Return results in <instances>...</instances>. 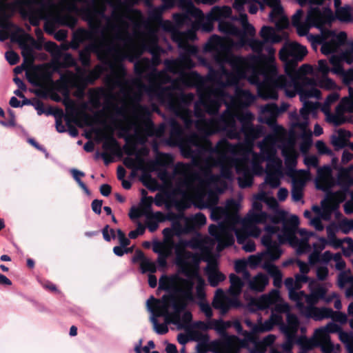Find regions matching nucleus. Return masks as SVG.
Listing matches in <instances>:
<instances>
[{"instance_id": "obj_11", "label": "nucleus", "mask_w": 353, "mask_h": 353, "mask_svg": "<svg viewBox=\"0 0 353 353\" xmlns=\"http://www.w3.org/2000/svg\"><path fill=\"white\" fill-rule=\"evenodd\" d=\"M248 308L251 312L262 310L273 307L270 318L264 322L260 316L256 323L247 319L245 325L252 328L254 333H263L272 330L275 325H279L281 332L285 337V341L281 345L284 353H292V348L296 339L299 330L302 334L306 332V327L300 325L298 317L290 313V308L288 303L283 302L277 290H272L268 294H263L258 298L248 299Z\"/></svg>"}, {"instance_id": "obj_36", "label": "nucleus", "mask_w": 353, "mask_h": 353, "mask_svg": "<svg viewBox=\"0 0 353 353\" xmlns=\"http://www.w3.org/2000/svg\"><path fill=\"white\" fill-rule=\"evenodd\" d=\"M247 6L248 8V11L250 14H255L258 11L259 6H261V9H263V6L259 1L254 0H234L233 3V8L239 12V17H232V14L230 16L227 18L225 21L229 23H232L233 25H235L234 23L239 21L241 17V14H246L245 13V6Z\"/></svg>"}, {"instance_id": "obj_9", "label": "nucleus", "mask_w": 353, "mask_h": 353, "mask_svg": "<svg viewBox=\"0 0 353 353\" xmlns=\"http://www.w3.org/2000/svg\"><path fill=\"white\" fill-rule=\"evenodd\" d=\"M216 205L209 208L210 218L220 222L218 225L211 224L208 232L217 242L218 252L232 245L234 243V235L240 243H243L244 238L249 234L259 236L261 230L256 224L268 221L272 223V218L274 217L263 212L261 201L256 200L252 202V209L243 219L237 213L238 204L234 200H228L225 207Z\"/></svg>"}, {"instance_id": "obj_53", "label": "nucleus", "mask_w": 353, "mask_h": 353, "mask_svg": "<svg viewBox=\"0 0 353 353\" xmlns=\"http://www.w3.org/2000/svg\"><path fill=\"white\" fill-rule=\"evenodd\" d=\"M276 336L274 334H269L264 337L260 342L256 343V349L259 353H264L268 347H270L274 342Z\"/></svg>"}, {"instance_id": "obj_31", "label": "nucleus", "mask_w": 353, "mask_h": 353, "mask_svg": "<svg viewBox=\"0 0 353 353\" xmlns=\"http://www.w3.org/2000/svg\"><path fill=\"white\" fill-rule=\"evenodd\" d=\"M263 3L269 6L272 10L269 14L271 22L275 23L278 29H284L288 27L289 20L285 15L283 8L280 0H263Z\"/></svg>"}, {"instance_id": "obj_10", "label": "nucleus", "mask_w": 353, "mask_h": 353, "mask_svg": "<svg viewBox=\"0 0 353 353\" xmlns=\"http://www.w3.org/2000/svg\"><path fill=\"white\" fill-rule=\"evenodd\" d=\"M192 102L188 105V110L190 112V126H186L184 120L179 115L174 113L175 116L181 119L183 121L185 128L190 129L192 127L193 124L196 126L197 121L205 117V109L203 105H200L199 111L203 113L202 117H198L194 112L195 117L197 120L194 122L192 119V112L190 109ZM172 114L173 112L170 111ZM170 132L169 137V143L172 145L179 146L181 154L188 159H192V163H190L192 167L196 166L199 168L196 172H208L209 175H214L212 173V168L214 167H220L221 163L222 157L223 154L221 150V146L219 145L222 139L219 140L215 146H213L212 143L208 139L210 134H204L199 130H197L203 136L199 135L197 132H193L188 134H183V130L181 125L174 119L170 121ZM196 128V127H195ZM198 130L197 128H196Z\"/></svg>"}, {"instance_id": "obj_15", "label": "nucleus", "mask_w": 353, "mask_h": 353, "mask_svg": "<svg viewBox=\"0 0 353 353\" xmlns=\"http://www.w3.org/2000/svg\"><path fill=\"white\" fill-rule=\"evenodd\" d=\"M299 224V217L296 215H291L286 219V212L279 210L276 214L272 218V225L276 228V232L272 234V240L277 241L279 245L288 242L290 245L296 250V252L301 254L309 252L311 250L309 240L312 236H316L315 233L308 232L305 229H299L298 233L299 239L296 236L297 227Z\"/></svg>"}, {"instance_id": "obj_40", "label": "nucleus", "mask_w": 353, "mask_h": 353, "mask_svg": "<svg viewBox=\"0 0 353 353\" xmlns=\"http://www.w3.org/2000/svg\"><path fill=\"white\" fill-rule=\"evenodd\" d=\"M208 335H204L202 340L196 345V351L198 353H207L212 352L213 353H228L224 348L220 345V341H209Z\"/></svg>"}, {"instance_id": "obj_47", "label": "nucleus", "mask_w": 353, "mask_h": 353, "mask_svg": "<svg viewBox=\"0 0 353 353\" xmlns=\"http://www.w3.org/2000/svg\"><path fill=\"white\" fill-rule=\"evenodd\" d=\"M283 176V172H272V170H267L265 177V186L270 185L272 188H276L279 186L281 179Z\"/></svg>"}, {"instance_id": "obj_26", "label": "nucleus", "mask_w": 353, "mask_h": 353, "mask_svg": "<svg viewBox=\"0 0 353 353\" xmlns=\"http://www.w3.org/2000/svg\"><path fill=\"white\" fill-rule=\"evenodd\" d=\"M331 287V283H320L316 279H310L308 284L310 294H307L305 293L303 301L307 304L312 305L316 304L319 300H324L325 302L329 303L337 297V293L334 292L326 295L327 292Z\"/></svg>"}, {"instance_id": "obj_19", "label": "nucleus", "mask_w": 353, "mask_h": 353, "mask_svg": "<svg viewBox=\"0 0 353 353\" xmlns=\"http://www.w3.org/2000/svg\"><path fill=\"white\" fill-rule=\"evenodd\" d=\"M141 94H134L132 97V107L126 119H129L138 141L145 143L149 137H161L165 132V125L161 124L155 128L149 118L150 110L141 105Z\"/></svg>"}, {"instance_id": "obj_37", "label": "nucleus", "mask_w": 353, "mask_h": 353, "mask_svg": "<svg viewBox=\"0 0 353 353\" xmlns=\"http://www.w3.org/2000/svg\"><path fill=\"white\" fill-rule=\"evenodd\" d=\"M150 201L148 206L145 209L143 214L145 217V224L148 230L151 232H155L159 225V223L165 220V216L161 212H152L151 210V203L153 201L152 197L148 198Z\"/></svg>"}, {"instance_id": "obj_23", "label": "nucleus", "mask_w": 353, "mask_h": 353, "mask_svg": "<svg viewBox=\"0 0 353 353\" xmlns=\"http://www.w3.org/2000/svg\"><path fill=\"white\" fill-rule=\"evenodd\" d=\"M276 228L273 226H265V234L261 238L262 244L266 248L267 250L264 252L258 254L257 255H251L248 259L247 263L251 268H255L259 265L266 263H263L266 259L275 261L281 255V250L276 241L272 240V234L276 232Z\"/></svg>"}, {"instance_id": "obj_12", "label": "nucleus", "mask_w": 353, "mask_h": 353, "mask_svg": "<svg viewBox=\"0 0 353 353\" xmlns=\"http://www.w3.org/2000/svg\"><path fill=\"white\" fill-rule=\"evenodd\" d=\"M110 71L104 77L107 87L90 89L88 92L90 110H98L101 106V99H104L102 114H113L117 117L127 118L132 107L133 89L129 86L126 79L125 68L123 64L110 63Z\"/></svg>"}, {"instance_id": "obj_3", "label": "nucleus", "mask_w": 353, "mask_h": 353, "mask_svg": "<svg viewBox=\"0 0 353 353\" xmlns=\"http://www.w3.org/2000/svg\"><path fill=\"white\" fill-rule=\"evenodd\" d=\"M210 239L197 233L189 240L180 239L175 243L176 264L179 272L185 278L179 275L162 276L159 279V288L168 292L161 299L151 296L146 302L150 313V320L154 332L165 334L168 332V325H176L178 330L189 327L192 316L191 312L183 311L187 305L194 301V285H196V297L203 301L205 296V281L199 273V258L186 250L190 248L209 254Z\"/></svg>"}, {"instance_id": "obj_28", "label": "nucleus", "mask_w": 353, "mask_h": 353, "mask_svg": "<svg viewBox=\"0 0 353 353\" xmlns=\"http://www.w3.org/2000/svg\"><path fill=\"white\" fill-rule=\"evenodd\" d=\"M307 50L303 46L295 42L285 43L279 51L280 59L285 67L296 66L307 54Z\"/></svg>"}, {"instance_id": "obj_58", "label": "nucleus", "mask_w": 353, "mask_h": 353, "mask_svg": "<svg viewBox=\"0 0 353 353\" xmlns=\"http://www.w3.org/2000/svg\"><path fill=\"white\" fill-rule=\"evenodd\" d=\"M231 327L233 326L238 334H242L247 339L251 340L252 338V335L257 334L258 333L252 332V328H250V332L243 331V327L241 326V322L238 319H235L234 321H230Z\"/></svg>"}, {"instance_id": "obj_33", "label": "nucleus", "mask_w": 353, "mask_h": 353, "mask_svg": "<svg viewBox=\"0 0 353 353\" xmlns=\"http://www.w3.org/2000/svg\"><path fill=\"white\" fill-rule=\"evenodd\" d=\"M61 81L67 85L71 88H75L77 90L74 92V96L78 99H83L85 95V89L88 85L83 79L81 75H77L70 71L61 74Z\"/></svg>"}, {"instance_id": "obj_18", "label": "nucleus", "mask_w": 353, "mask_h": 353, "mask_svg": "<svg viewBox=\"0 0 353 353\" xmlns=\"http://www.w3.org/2000/svg\"><path fill=\"white\" fill-rule=\"evenodd\" d=\"M4 7L25 8L35 7V13L40 19L45 20L44 29L46 32L52 33L56 25H67L73 28L77 23V19L70 14H62L55 10V5L52 0H14Z\"/></svg>"}, {"instance_id": "obj_43", "label": "nucleus", "mask_w": 353, "mask_h": 353, "mask_svg": "<svg viewBox=\"0 0 353 353\" xmlns=\"http://www.w3.org/2000/svg\"><path fill=\"white\" fill-rule=\"evenodd\" d=\"M317 241L312 243L313 251L309 254L308 263L314 265L320 262V253L329 245L327 239L324 237H317Z\"/></svg>"}, {"instance_id": "obj_41", "label": "nucleus", "mask_w": 353, "mask_h": 353, "mask_svg": "<svg viewBox=\"0 0 353 353\" xmlns=\"http://www.w3.org/2000/svg\"><path fill=\"white\" fill-rule=\"evenodd\" d=\"M337 285L339 288H345L347 299H353V276L347 272H341L338 275Z\"/></svg>"}, {"instance_id": "obj_14", "label": "nucleus", "mask_w": 353, "mask_h": 353, "mask_svg": "<svg viewBox=\"0 0 353 353\" xmlns=\"http://www.w3.org/2000/svg\"><path fill=\"white\" fill-rule=\"evenodd\" d=\"M117 1L119 0H59L61 10L55 8V10L70 16V12L81 14L93 30L103 26L104 31H112L106 28L108 18L112 17L115 8L114 3Z\"/></svg>"}, {"instance_id": "obj_30", "label": "nucleus", "mask_w": 353, "mask_h": 353, "mask_svg": "<svg viewBox=\"0 0 353 353\" xmlns=\"http://www.w3.org/2000/svg\"><path fill=\"white\" fill-rule=\"evenodd\" d=\"M281 154L285 160L287 174L291 177L296 176L299 170H296L297 157L299 154L295 149V142L293 138L290 137L281 146Z\"/></svg>"}, {"instance_id": "obj_5", "label": "nucleus", "mask_w": 353, "mask_h": 353, "mask_svg": "<svg viewBox=\"0 0 353 353\" xmlns=\"http://www.w3.org/2000/svg\"><path fill=\"white\" fill-rule=\"evenodd\" d=\"M245 139L243 141L231 143L225 139H222L219 145L223 154L220 165L221 174H218L227 183L233 178V171H236L238 183L241 188L250 187L253 183L254 175H261L263 172L262 163L267 161V170L283 172L282 160L276 157L279 141L276 134H268L258 142L260 152L253 151L256 139L263 134L261 125H245Z\"/></svg>"}, {"instance_id": "obj_61", "label": "nucleus", "mask_w": 353, "mask_h": 353, "mask_svg": "<svg viewBox=\"0 0 353 353\" xmlns=\"http://www.w3.org/2000/svg\"><path fill=\"white\" fill-rule=\"evenodd\" d=\"M249 236H253V235H248L246 236L244 239H243V243H240L239 241H238V239L236 238L237 239V242L239 243V244H242L243 246V249L247 252H253L255 250V243L253 241L250 240V239H248V237ZM254 237H255L254 236Z\"/></svg>"}, {"instance_id": "obj_25", "label": "nucleus", "mask_w": 353, "mask_h": 353, "mask_svg": "<svg viewBox=\"0 0 353 353\" xmlns=\"http://www.w3.org/2000/svg\"><path fill=\"white\" fill-rule=\"evenodd\" d=\"M230 292L234 296H239L245 283L248 284V288L252 291H263L269 283V279L263 273H259L254 276L251 277L249 272H244L243 281H242L240 276L231 274L230 275Z\"/></svg>"}, {"instance_id": "obj_38", "label": "nucleus", "mask_w": 353, "mask_h": 353, "mask_svg": "<svg viewBox=\"0 0 353 353\" xmlns=\"http://www.w3.org/2000/svg\"><path fill=\"white\" fill-rule=\"evenodd\" d=\"M90 30H88L84 28H79L74 32L70 45L73 50H77L79 48L81 43L86 41H90L91 42L97 39L95 37V34L99 31L101 32V28L97 29L96 30H93L90 28Z\"/></svg>"}, {"instance_id": "obj_62", "label": "nucleus", "mask_w": 353, "mask_h": 353, "mask_svg": "<svg viewBox=\"0 0 353 353\" xmlns=\"http://www.w3.org/2000/svg\"><path fill=\"white\" fill-rule=\"evenodd\" d=\"M76 63V61L72 57V56L69 54L66 53L63 55V60L62 62L60 61V64L56 65V69L59 66H63V67H69V66H73Z\"/></svg>"}, {"instance_id": "obj_60", "label": "nucleus", "mask_w": 353, "mask_h": 353, "mask_svg": "<svg viewBox=\"0 0 353 353\" xmlns=\"http://www.w3.org/2000/svg\"><path fill=\"white\" fill-rule=\"evenodd\" d=\"M161 255L170 256L174 249L175 244L172 240L164 241L162 243Z\"/></svg>"}, {"instance_id": "obj_35", "label": "nucleus", "mask_w": 353, "mask_h": 353, "mask_svg": "<svg viewBox=\"0 0 353 353\" xmlns=\"http://www.w3.org/2000/svg\"><path fill=\"white\" fill-rule=\"evenodd\" d=\"M292 178V198L295 202L302 200L303 190L307 181L310 179L309 170H299Z\"/></svg>"}, {"instance_id": "obj_50", "label": "nucleus", "mask_w": 353, "mask_h": 353, "mask_svg": "<svg viewBox=\"0 0 353 353\" xmlns=\"http://www.w3.org/2000/svg\"><path fill=\"white\" fill-rule=\"evenodd\" d=\"M46 49L52 55V63L54 65L60 64V59L62 57L61 48L55 43L49 42L46 44Z\"/></svg>"}, {"instance_id": "obj_63", "label": "nucleus", "mask_w": 353, "mask_h": 353, "mask_svg": "<svg viewBox=\"0 0 353 353\" xmlns=\"http://www.w3.org/2000/svg\"><path fill=\"white\" fill-rule=\"evenodd\" d=\"M329 270L327 265H319L316 268V274L318 280L324 281L328 276Z\"/></svg>"}, {"instance_id": "obj_22", "label": "nucleus", "mask_w": 353, "mask_h": 353, "mask_svg": "<svg viewBox=\"0 0 353 353\" xmlns=\"http://www.w3.org/2000/svg\"><path fill=\"white\" fill-rule=\"evenodd\" d=\"M340 96L337 92L330 94L321 106V111L325 114L326 121L334 125H339L347 121L346 113H353V101L347 98H342L335 109L331 112V106L336 103Z\"/></svg>"}, {"instance_id": "obj_57", "label": "nucleus", "mask_w": 353, "mask_h": 353, "mask_svg": "<svg viewBox=\"0 0 353 353\" xmlns=\"http://www.w3.org/2000/svg\"><path fill=\"white\" fill-rule=\"evenodd\" d=\"M339 339L344 343L349 353H353V334L352 332H340Z\"/></svg>"}, {"instance_id": "obj_52", "label": "nucleus", "mask_w": 353, "mask_h": 353, "mask_svg": "<svg viewBox=\"0 0 353 353\" xmlns=\"http://www.w3.org/2000/svg\"><path fill=\"white\" fill-rule=\"evenodd\" d=\"M338 183L345 189L353 185V177L347 170H342L338 175Z\"/></svg>"}, {"instance_id": "obj_13", "label": "nucleus", "mask_w": 353, "mask_h": 353, "mask_svg": "<svg viewBox=\"0 0 353 353\" xmlns=\"http://www.w3.org/2000/svg\"><path fill=\"white\" fill-rule=\"evenodd\" d=\"M321 34L314 37V41L321 46V51L323 54H332L330 63L333 68L331 71L339 75L343 83L350 85L353 83V67L344 70L342 63L352 64L353 62V41L345 43L347 34L345 32L338 34L324 28H319Z\"/></svg>"}, {"instance_id": "obj_29", "label": "nucleus", "mask_w": 353, "mask_h": 353, "mask_svg": "<svg viewBox=\"0 0 353 353\" xmlns=\"http://www.w3.org/2000/svg\"><path fill=\"white\" fill-rule=\"evenodd\" d=\"M205 223L206 217L201 212L189 216L179 214L177 219L174 221V228L178 234H185L201 228Z\"/></svg>"}, {"instance_id": "obj_48", "label": "nucleus", "mask_w": 353, "mask_h": 353, "mask_svg": "<svg viewBox=\"0 0 353 353\" xmlns=\"http://www.w3.org/2000/svg\"><path fill=\"white\" fill-rule=\"evenodd\" d=\"M336 17L342 22L353 21L352 8L350 6H345L335 10Z\"/></svg>"}, {"instance_id": "obj_2", "label": "nucleus", "mask_w": 353, "mask_h": 353, "mask_svg": "<svg viewBox=\"0 0 353 353\" xmlns=\"http://www.w3.org/2000/svg\"><path fill=\"white\" fill-rule=\"evenodd\" d=\"M218 70L209 66V72L205 77L201 76L203 82L196 87L199 94V100L195 103V113L202 117L203 113L199 111L200 105L203 106L205 111L212 117L210 119H201L196 123V127L200 132L206 134L223 132L230 139L241 140L242 134L245 139V125L251 124L255 116L249 110L241 111L242 108L251 105L256 100V96L248 90L236 87L234 95L226 92L230 85H236L239 81L247 79L248 81L257 86L259 97L265 100L259 93V87L264 84L265 74L259 72V82L253 83L249 74L245 77H238L237 72L232 68L228 71L225 64L228 62L219 63Z\"/></svg>"}, {"instance_id": "obj_59", "label": "nucleus", "mask_w": 353, "mask_h": 353, "mask_svg": "<svg viewBox=\"0 0 353 353\" xmlns=\"http://www.w3.org/2000/svg\"><path fill=\"white\" fill-rule=\"evenodd\" d=\"M70 172L74 179L77 181L82 190H83L85 193L89 194L88 188L86 187L85 184L81 180V177H83L85 176V173L77 169H72Z\"/></svg>"}, {"instance_id": "obj_17", "label": "nucleus", "mask_w": 353, "mask_h": 353, "mask_svg": "<svg viewBox=\"0 0 353 353\" xmlns=\"http://www.w3.org/2000/svg\"><path fill=\"white\" fill-rule=\"evenodd\" d=\"M101 35L100 38L90 42L83 49L79 51V60L83 66L87 68L91 63V52L95 53L98 59L108 65L122 64L120 63V57L122 56L121 51V41L114 37V31L103 30L101 26Z\"/></svg>"}, {"instance_id": "obj_44", "label": "nucleus", "mask_w": 353, "mask_h": 353, "mask_svg": "<svg viewBox=\"0 0 353 353\" xmlns=\"http://www.w3.org/2000/svg\"><path fill=\"white\" fill-rule=\"evenodd\" d=\"M105 68L101 65H97L94 67L93 69L89 70L88 74L85 75V71L82 70L79 67L77 68V71L78 74L77 75H81L83 77V79L86 83V85L88 83H94L97 79L99 78L101 74L104 72Z\"/></svg>"}, {"instance_id": "obj_16", "label": "nucleus", "mask_w": 353, "mask_h": 353, "mask_svg": "<svg viewBox=\"0 0 353 353\" xmlns=\"http://www.w3.org/2000/svg\"><path fill=\"white\" fill-rule=\"evenodd\" d=\"M175 6L178 8L185 11L183 14H187L188 21L185 26H188L190 23L189 16L195 19L194 22L191 23L190 28L188 30H193L194 37L193 39L189 40L190 41H194L196 39V32L201 28L202 31L209 32L213 30L214 22L219 23V30H224L225 22L232 12V9L229 6H214L210 11L204 15L201 10L196 8L191 0H175Z\"/></svg>"}, {"instance_id": "obj_1", "label": "nucleus", "mask_w": 353, "mask_h": 353, "mask_svg": "<svg viewBox=\"0 0 353 353\" xmlns=\"http://www.w3.org/2000/svg\"><path fill=\"white\" fill-rule=\"evenodd\" d=\"M147 30L141 36L114 35L121 41L122 56L120 63L125 59L134 62V71L137 77L129 81L137 88L133 94L145 92L150 101H156L169 110L180 116L186 126H190V112L188 105L192 102L194 95L184 93V88L196 87L203 82L201 76L194 71L186 72L195 65L190 58L191 54L182 50L176 59H165V68L157 70L161 62L162 51L158 45L157 30L146 25Z\"/></svg>"}, {"instance_id": "obj_42", "label": "nucleus", "mask_w": 353, "mask_h": 353, "mask_svg": "<svg viewBox=\"0 0 353 353\" xmlns=\"http://www.w3.org/2000/svg\"><path fill=\"white\" fill-rule=\"evenodd\" d=\"M284 284L288 290L290 299L296 303V305L301 301H303L305 292L299 290L301 285L296 284L295 279L288 277L285 280Z\"/></svg>"}, {"instance_id": "obj_51", "label": "nucleus", "mask_w": 353, "mask_h": 353, "mask_svg": "<svg viewBox=\"0 0 353 353\" xmlns=\"http://www.w3.org/2000/svg\"><path fill=\"white\" fill-rule=\"evenodd\" d=\"M326 232H327V241L329 243V245L334 248H339L343 245V241L341 239H339L336 237L335 233L336 230L334 226L329 225L326 228Z\"/></svg>"}, {"instance_id": "obj_8", "label": "nucleus", "mask_w": 353, "mask_h": 353, "mask_svg": "<svg viewBox=\"0 0 353 353\" xmlns=\"http://www.w3.org/2000/svg\"><path fill=\"white\" fill-rule=\"evenodd\" d=\"M151 0H145L147 5ZM163 4L151 8L148 10L150 21L159 24L161 28L171 34L172 39L178 48L191 54H196L198 49L196 46L189 43V40L194 37L193 30L180 31L179 29L185 26L188 21L185 14L179 12L172 14V20H163L162 15L166 10L175 6V0H161ZM140 0H119L114 3V11L112 12V17L108 18L107 28L112 29L114 35L123 36H141L147 30L146 25L151 27L143 19L142 12L134 9L133 6Z\"/></svg>"}, {"instance_id": "obj_27", "label": "nucleus", "mask_w": 353, "mask_h": 353, "mask_svg": "<svg viewBox=\"0 0 353 353\" xmlns=\"http://www.w3.org/2000/svg\"><path fill=\"white\" fill-rule=\"evenodd\" d=\"M279 114V107L275 103H268L260 107L258 120L266 123L274 131L271 134H276L277 139H284L287 135L286 130L276 123V118Z\"/></svg>"}, {"instance_id": "obj_6", "label": "nucleus", "mask_w": 353, "mask_h": 353, "mask_svg": "<svg viewBox=\"0 0 353 353\" xmlns=\"http://www.w3.org/2000/svg\"><path fill=\"white\" fill-rule=\"evenodd\" d=\"M296 66L285 67V74H279L275 62L270 60L263 63V70L265 74L264 84L259 87V93L265 99H277L279 90H283L288 97L292 98L297 94L303 103L299 116L296 112H290V117L294 130L299 129L301 137L304 143L301 150H306L312 143V131L308 129V120L310 114H315L322 105L310 101V99L321 98V92L315 88V79L306 77L313 72L309 64H303L299 69Z\"/></svg>"}, {"instance_id": "obj_32", "label": "nucleus", "mask_w": 353, "mask_h": 353, "mask_svg": "<svg viewBox=\"0 0 353 353\" xmlns=\"http://www.w3.org/2000/svg\"><path fill=\"white\" fill-rule=\"evenodd\" d=\"M296 306L303 316L315 321L330 319L333 313L332 309L327 307H317L312 304H307V306H305L303 301H299Z\"/></svg>"}, {"instance_id": "obj_64", "label": "nucleus", "mask_w": 353, "mask_h": 353, "mask_svg": "<svg viewBox=\"0 0 353 353\" xmlns=\"http://www.w3.org/2000/svg\"><path fill=\"white\" fill-rule=\"evenodd\" d=\"M340 227L343 232L345 234L353 230V219H343L340 222Z\"/></svg>"}, {"instance_id": "obj_21", "label": "nucleus", "mask_w": 353, "mask_h": 353, "mask_svg": "<svg viewBox=\"0 0 353 353\" xmlns=\"http://www.w3.org/2000/svg\"><path fill=\"white\" fill-rule=\"evenodd\" d=\"M343 332L341 326L334 322H330L326 325L316 329L310 338L301 336L299 343L306 349H313L320 347L323 353H341V347L331 341L330 333Z\"/></svg>"}, {"instance_id": "obj_20", "label": "nucleus", "mask_w": 353, "mask_h": 353, "mask_svg": "<svg viewBox=\"0 0 353 353\" xmlns=\"http://www.w3.org/2000/svg\"><path fill=\"white\" fill-rule=\"evenodd\" d=\"M335 184V180L332 176V170L330 165H324L317 168V174L315 179V185L317 189L321 190L327 193V199L321 201V205L326 214H321V216L327 220L330 214L337 205L343 202L346 197L345 190L337 191L331 193L330 190Z\"/></svg>"}, {"instance_id": "obj_55", "label": "nucleus", "mask_w": 353, "mask_h": 353, "mask_svg": "<svg viewBox=\"0 0 353 353\" xmlns=\"http://www.w3.org/2000/svg\"><path fill=\"white\" fill-rule=\"evenodd\" d=\"M317 87L331 90L336 88V83L330 78L326 76H323L322 78L315 80V88Z\"/></svg>"}, {"instance_id": "obj_34", "label": "nucleus", "mask_w": 353, "mask_h": 353, "mask_svg": "<svg viewBox=\"0 0 353 353\" xmlns=\"http://www.w3.org/2000/svg\"><path fill=\"white\" fill-rule=\"evenodd\" d=\"M228 293L232 298L228 297L221 289H217L212 301V305L215 309L220 310L222 314L226 313L232 306H236L237 296L232 294L228 290Z\"/></svg>"}, {"instance_id": "obj_54", "label": "nucleus", "mask_w": 353, "mask_h": 353, "mask_svg": "<svg viewBox=\"0 0 353 353\" xmlns=\"http://www.w3.org/2000/svg\"><path fill=\"white\" fill-rule=\"evenodd\" d=\"M67 114L71 117H77L79 114V109L72 99L67 97L63 100Z\"/></svg>"}, {"instance_id": "obj_7", "label": "nucleus", "mask_w": 353, "mask_h": 353, "mask_svg": "<svg viewBox=\"0 0 353 353\" xmlns=\"http://www.w3.org/2000/svg\"><path fill=\"white\" fill-rule=\"evenodd\" d=\"M157 176L168 192L165 198L157 194L154 204L160 207L165 203L168 208H174L179 212L189 208L192 203L199 209L209 208L217 204L219 194L227 189V183L221 177L206 172H196L188 163H178L172 173L164 169Z\"/></svg>"}, {"instance_id": "obj_24", "label": "nucleus", "mask_w": 353, "mask_h": 353, "mask_svg": "<svg viewBox=\"0 0 353 353\" xmlns=\"http://www.w3.org/2000/svg\"><path fill=\"white\" fill-rule=\"evenodd\" d=\"M231 327L230 321H223L222 319L210 320L208 327L213 330L220 336L214 341H220V345L228 353H233L236 349H241L245 345V341L235 335L228 334V329Z\"/></svg>"}, {"instance_id": "obj_4", "label": "nucleus", "mask_w": 353, "mask_h": 353, "mask_svg": "<svg viewBox=\"0 0 353 353\" xmlns=\"http://www.w3.org/2000/svg\"><path fill=\"white\" fill-rule=\"evenodd\" d=\"M239 20L241 30L225 21L224 30L221 31L227 36L235 37L236 41L213 34L205 44L204 51L211 53L214 61L228 62L237 72V78L249 74L252 82L258 83L257 75L263 73V63L270 60L275 62V50L270 45L281 41L282 37L273 28L263 26L259 32L262 40L249 39L248 37L256 34L254 27L248 22L247 14H241Z\"/></svg>"}, {"instance_id": "obj_45", "label": "nucleus", "mask_w": 353, "mask_h": 353, "mask_svg": "<svg viewBox=\"0 0 353 353\" xmlns=\"http://www.w3.org/2000/svg\"><path fill=\"white\" fill-rule=\"evenodd\" d=\"M125 153L128 155V157H125L123 159L124 165L130 169L139 170H143L144 168V160L139 155L137 154L135 157H130L133 152L131 149L127 148L125 149Z\"/></svg>"}, {"instance_id": "obj_56", "label": "nucleus", "mask_w": 353, "mask_h": 353, "mask_svg": "<svg viewBox=\"0 0 353 353\" xmlns=\"http://www.w3.org/2000/svg\"><path fill=\"white\" fill-rule=\"evenodd\" d=\"M140 268L142 273L150 272L153 274L157 271V266L155 263L146 257H143L140 261Z\"/></svg>"}, {"instance_id": "obj_46", "label": "nucleus", "mask_w": 353, "mask_h": 353, "mask_svg": "<svg viewBox=\"0 0 353 353\" xmlns=\"http://www.w3.org/2000/svg\"><path fill=\"white\" fill-rule=\"evenodd\" d=\"M263 268L272 277L274 285L280 288L282 284L283 275L279 268L272 263H265L263 265Z\"/></svg>"}, {"instance_id": "obj_49", "label": "nucleus", "mask_w": 353, "mask_h": 353, "mask_svg": "<svg viewBox=\"0 0 353 353\" xmlns=\"http://www.w3.org/2000/svg\"><path fill=\"white\" fill-rule=\"evenodd\" d=\"M351 133L346 130H340L337 136H333L332 143L336 149H341L347 145V139Z\"/></svg>"}, {"instance_id": "obj_39", "label": "nucleus", "mask_w": 353, "mask_h": 353, "mask_svg": "<svg viewBox=\"0 0 353 353\" xmlns=\"http://www.w3.org/2000/svg\"><path fill=\"white\" fill-rule=\"evenodd\" d=\"M208 265L205 269V274L210 285L212 287L217 286L219 283L224 281L225 276L218 270L217 263L215 260H207Z\"/></svg>"}]
</instances>
